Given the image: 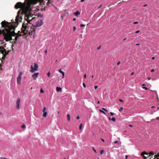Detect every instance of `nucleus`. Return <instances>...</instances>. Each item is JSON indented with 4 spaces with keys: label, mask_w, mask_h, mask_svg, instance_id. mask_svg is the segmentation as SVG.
<instances>
[{
    "label": "nucleus",
    "mask_w": 159,
    "mask_h": 159,
    "mask_svg": "<svg viewBox=\"0 0 159 159\" xmlns=\"http://www.w3.org/2000/svg\"><path fill=\"white\" fill-rule=\"evenodd\" d=\"M1 24L2 27L5 28V29L2 30L0 29V35L3 34L4 36V39L5 41H8L12 40V36L15 35V39L17 40L19 36L16 35L14 30L16 27V24L14 22L10 23L4 21L1 22Z\"/></svg>",
    "instance_id": "1"
},
{
    "label": "nucleus",
    "mask_w": 159,
    "mask_h": 159,
    "mask_svg": "<svg viewBox=\"0 0 159 159\" xmlns=\"http://www.w3.org/2000/svg\"><path fill=\"white\" fill-rule=\"evenodd\" d=\"M1 24L2 27L5 28V29L2 30L0 29V35L3 34L4 36V39L5 41H8L12 40V36L15 35V39L17 40L19 36L16 35L14 30L16 27V24L14 22L10 23L4 21L1 22Z\"/></svg>",
    "instance_id": "2"
},
{
    "label": "nucleus",
    "mask_w": 159,
    "mask_h": 159,
    "mask_svg": "<svg viewBox=\"0 0 159 159\" xmlns=\"http://www.w3.org/2000/svg\"><path fill=\"white\" fill-rule=\"evenodd\" d=\"M24 14L25 15L24 19L25 21L23 24L21 30L24 32L25 31L28 30L29 29V27L28 26V24H30V22L34 19L35 17H33V14H31L30 12H28L27 11H25L24 10L21 11L19 10L16 16V22H20L22 19V16Z\"/></svg>",
    "instance_id": "3"
},
{
    "label": "nucleus",
    "mask_w": 159,
    "mask_h": 159,
    "mask_svg": "<svg viewBox=\"0 0 159 159\" xmlns=\"http://www.w3.org/2000/svg\"><path fill=\"white\" fill-rule=\"evenodd\" d=\"M154 154L153 152H152L148 153L144 151L141 153V155L143 156L145 159H147L148 158L149 159H151V158L152 157V156Z\"/></svg>",
    "instance_id": "4"
},
{
    "label": "nucleus",
    "mask_w": 159,
    "mask_h": 159,
    "mask_svg": "<svg viewBox=\"0 0 159 159\" xmlns=\"http://www.w3.org/2000/svg\"><path fill=\"white\" fill-rule=\"evenodd\" d=\"M34 67H33L32 65H31L30 66V68L31 70H30V72L33 73L35 71H38V69L39 68L38 65L36 63H34Z\"/></svg>",
    "instance_id": "5"
},
{
    "label": "nucleus",
    "mask_w": 159,
    "mask_h": 159,
    "mask_svg": "<svg viewBox=\"0 0 159 159\" xmlns=\"http://www.w3.org/2000/svg\"><path fill=\"white\" fill-rule=\"evenodd\" d=\"M22 74V72H20L18 77L17 78V84H20L22 79L21 75Z\"/></svg>",
    "instance_id": "6"
},
{
    "label": "nucleus",
    "mask_w": 159,
    "mask_h": 159,
    "mask_svg": "<svg viewBox=\"0 0 159 159\" xmlns=\"http://www.w3.org/2000/svg\"><path fill=\"white\" fill-rule=\"evenodd\" d=\"M23 4L21 2H18L15 5V7L16 9H18L21 8V7H23Z\"/></svg>",
    "instance_id": "7"
},
{
    "label": "nucleus",
    "mask_w": 159,
    "mask_h": 159,
    "mask_svg": "<svg viewBox=\"0 0 159 159\" xmlns=\"http://www.w3.org/2000/svg\"><path fill=\"white\" fill-rule=\"evenodd\" d=\"M43 0H30L29 2L31 4H36L38 2L43 1Z\"/></svg>",
    "instance_id": "8"
},
{
    "label": "nucleus",
    "mask_w": 159,
    "mask_h": 159,
    "mask_svg": "<svg viewBox=\"0 0 159 159\" xmlns=\"http://www.w3.org/2000/svg\"><path fill=\"white\" fill-rule=\"evenodd\" d=\"M35 33V29L32 28H30V31L28 32V34L30 35H32L33 34H34Z\"/></svg>",
    "instance_id": "9"
},
{
    "label": "nucleus",
    "mask_w": 159,
    "mask_h": 159,
    "mask_svg": "<svg viewBox=\"0 0 159 159\" xmlns=\"http://www.w3.org/2000/svg\"><path fill=\"white\" fill-rule=\"evenodd\" d=\"M22 32H20V31H18V33L16 34V35H17L18 36H21L23 35L24 34H25V31L24 32L22 30ZM26 32L29 31V29L28 30V31L27 30L26 31Z\"/></svg>",
    "instance_id": "10"
},
{
    "label": "nucleus",
    "mask_w": 159,
    "mask_h": 159,
    "mask_svg": "<svg viewBox=\"0 0 159 159\" xmlns=\"http://www.w3.org/2000/svg\"><path fill=\"white\" fill-rule=\"evenodd\" d=\"M43 23V21L41 20L39 21H38L36 23V27H39L42 25Z\"/></svg>",
    "instance_id": "11"
},
{
    "label": "nucleus",
    "mask_w": 159,
    "mask_h": 159,
    "mask_svg": "<svg viewBox=\"0 0 159 159\" xmlns=\"http://www.w3.org/2000/svg\"><path fill=\"white\" fill-rule=\"evenodd\" d=\"M20 98H18L16 101V108L19 109L20 108Z\"/></svg>",
    "instance_id": "12"
},
{
    "label": "nucleus",
    "mask_w": 159,
    "mask_h": 159,
    "mask_svg": "<svg viewBox=\"0 0 159 159\" xmlns=\"http://www.w3.org/2000/svg\"><path fill=\"white\" fill-rule=\"evenodd\" d=\"M39 74V73H34L32 76V77L34 78V80H36V78H37L38 75Z\"/></svg>",
    "instance_id": "13"
},
{
    "label": "nucleus",
    "mask_w": 159,
    "mask_h": 159,
    "mask_svg": "<svg viewBox=\"0 0 159 159\" xmlns=\"http://www.w3.org/2000/svg\"><path fill=\"white\" fill-rule=\"evenodd\" d=\"M58 71L60 73L62 74V78H64V75H65L64 72L63 71H62L61 69H59Z\"/></svg>",
    "instance_id": "14"
},
{
    "label": "nucleus",
    "mask_w": 159,
    "mask_h": 159,
    "mask_svg": "<svg viewBox=\"0 0 159 159\" xmlns=\"http://www.w3.org/2000/svg\"><path fill=\"white\" fill-rule=\"evenodd\" d=\"M62 89L61 87H57L56 88V90L57 92H60L61 90Z\"/></svg>",
    "instance_id": "15"
},
{
    "label": "nucleus",
    "mask_w": 159,
    "mask_h": 159,
    "mask_svg": "<svg viewBox=\"0 0 159 159\" xmlns=\"http://www.w3.org/2000/svg\"><path fill=\"white\" fill-rule=\"evenodd\" d=\"M80 12L78 11H77L76 12L74 13V15H75L76 16H77L79 15L80 14Z\"/></svg>",
    "instance_id": "16"
},
{
    "label": "nucleus",
    "mask_w": 159,
    "mask_h": 159,
    "mask_svg": "<svg viewBox=\"0 0 159 159\" xmlns=\"http://www.w3.org/2000/svg\"><path fill=\"white\" fill-rule=\"evenodd\" d=\"M67 120L69 121H70V116L69 114H68L67 115Z\"/></svg>",
    "instance_id": "17"
},
{
    "label": "nucleus",
    "mask_w": 159,
    "mask_h": 159,
    "mask_svg": "<svg viewBox=\"0 0 159 159\" xmlns=\"http://www.w3.org/2000/svg\"><path fill=\"white\" fill-rule=\"evenodd\" d=\"M9 52V51H7L6 50V51H5L3 55H4L6 56V55L8 54Z\"/></svg>",
    "instance_id": "18"
},
{
    "label": "nucleus",
    "mask_w": 159,
    "mask_h": 159,
    "mask_svg": "<svg viewBox=\"0 0 159 159\" xmlns=\"http://www.w3.org/2000/svg\"><path fill=\"white\" fill-rule=\"evenodd\" d=\"M47 112H44L43 113V116L44 117H46L47 116Z\"/></svg>",
    "instance_id": "19"
},
{
    "label": "nucleus",
    "mask_w": 159,
    "mask_h": 159,
    "mask_svg": "<svg viewBox=\"0 0 159 159\" xmlns=\"http://www.w3.org/2000/svg\"><path fill=\"white\" fill-rule=\"evenodd\" d=\"M145 84H143L142 85V86H145ZM143 89H146V90H147L148 89V88L146 87H145V86H144V87H143Z\"/></svg>",
    "instance_id": "20"
},
{
    "label": "nucleus",
    "mask_w": 159,
    "mask_h": 159,
    "mask_svg": "<svg viewBox=\"0 0 159 159\" xmlns=\"http://www.w3.org/2000/svg\"><path fill=\"white\" fill-rule=\"evenodd\" d=\"M99 111L100 112L102 113L103 114H105V115L106 114V113L104 111H103L102 110H99Z\"/></svg>",
    "instance_id": "21"
},
{
    "label": "nucleus",
    "mask_w": 159,
    "mask_h": 159,
    "mask_svg": "<svg viewBox=\"0 0 159 159\" xmlns=\"http://www.w3.org/2000/svg\"><path fill=\"white\" fill-rule=\"evenodd\" d=\"M111 120H112V121H113L114 122H115L116 121V119L115 117H113L111 119Z\"/></svg>",
    "instance_id": "22"
},
{
    "label": "nucleus",
    "mask_w": 159,
    "mask_h": 159,
    "mask_svg": "<svg viewBox=\"0 0 159 159\" xmlns=\"http://www.w3.org/2000/svg\"><path fill=\"white\" fill-rule=\"evenodd\" d=\"M83 125L81 123L79 126V129H80L81 130L82 129V127Z\"/></svg>",
    "instance_id": "23"
},
{
    "label": "nucleus",
    "mask_w": 159,
    "mask_h": 159,
    "mask_svg": "<svg viewBox=\"0 0 159 159\" xmlns=\"http://www.w3.org/2000/svg\"><path fill=\"white\" fill-rule=\"evenodd\" d=\"M50 74H51V73H50V71H49L47 73V75L48 76V77H50Z\"/></svg>",
    "instance_id": "24"
},
{
    "label": "nucleus",
    "mask_w": 159,
    "mask_h": 159,
    "mask_svg": "<svg viewBox=\"0 0 159 159\" xmlns=\"http://www.w3.org/2000/svg\"><path fill=\"white\" fill-rule=\"evenodd\" d=\"M104 151L103 150H102L100 151V154L101 155H102V154L104 153Z\"/></svg>",
    "instance_id": "25"
},
{
    "label": "nucleus",
    "mask_w": 159,
    "mask_h": 159,
    "mask_svg": "<svg viewBox=\"0 0 159 159\" xmlns=\"http://www.w3.org/2000/svg\"><path fill=\"white\" fill-rule=\"evenodd\" d=\"M46 110V107H44L43 109V111H42L43 112H45V111Z\"/></svg>",
    "instance_id": "26"
},
{
    "label": "nucleus",
    "mask_w": 159,
    "mask_h": 159,
    "mask_svg": "<svg viewBox=\"0 0 159 159\" xmlns=\"http://www.w3.org/2000/svg\"><path fill=\"white\" fill-rule=\"evenodd\" d=\"M123 109V107H121L120 109H119V111L120 112L122 111Z\"/></svg>",
    "instance_id": "27"
},
{
    "label": "nucleus",
    "mask_w": 159,
    "mask_h": 159,
    "mask_svg": "<svg viewBox=\"0 0 159 159\" xmlns=\"http://www.w3.org/2000/svg\"><path fill=\"white\" fill-rule=\"evenodd\" d=\"M40 91L41 93H44V91L42 88L41 89Z\"/></svg>",
    "instance_id": "28"
},
{
    "label": "nucleus",
    "mask_w": 159,
    "mask_h": 159,
    "mask_svg": "<svg viewBox=\"0 0 159 159\" xmlns=\"http://www.w3.org/2000/svg\"><path fill=\"white\" fill-rule=\"evenodd\" d=\"M21 127H22V128H25V125L24 124H23V125L21 126Z\"/></svg>",
    "instance_id": "29"
},
{
    "label": "nucleus",
    "mask_w": 159,
    "mask_h": 159,
    "mask_svg": "<svg viewBox=\"0 0 159 159\" xmlns=\"http://www.w3.org/2000/svg\"><path fill=\"white\" fill-rule=\"evenodd\" d=\"M102 109L104 111H107V112L108 111L105 108H102Z\"/></svg>",
    "instance_id": "30"
},
{
    "label": "nucleus",
    "mask_w": 159,
    "mask_h": 159,
    "mask_svg": "<svg viewBox=\"0 0 159 159\" xmlns=\"http://www.w3.org/2000/svg\"><path fill=\"white\" fill-rule=\"evenodd\" d=\"M83 86L85 88H86V85L84 83H83Z\"/></svg>",
    "instance_id": "31"
},
{
    "label": "nucleus",
    "mask_w": 159,
    "mask_h": 159,
    "mask_svg": "<svg viewBox=\"0 0 159 159\" xmlns=\"http://www.w3.org/2000/svg\"><path fill=\"white\" fill-rule=\"evenodd\" d=\"M110 114L111 116H113V115L114 114V113H113L112 112H110Z\"/></svg>",
    "instance_id": "32"
},
{
    "label": "nucleus",
    "mask_w": 159,
    "mask_h": 159,
    "mask_svg": "<svg viewBox=\"0 0 159 159\" xmlns=\"http://www.w3.org/2000/svg\"><path fill=\"white\" fill-rule=\"evenodd\" d=\"M80 26L81 27H83L84 26H85V25L84 24H80Z\"/></svg>",
    "instance_id": "33"
},
{
    "label": "nucleus",
    "mask_w": 159,
    "mask_h": 159,
    "mask_svg": "<svg viewBox=\"0 0 159 159\" xmlns=\"http://www.w3.org/2000/svg\"><path fill=\"white\" fill-rule=\"evenodd\" d=\"M1 159H8V158H6L4 157H1Z\"/></svg>",
    "instance_id": "34"
},
{
    "label": "nucleus",
    "mask_w": 159,
    "mask_h": 159,
    "mask_svg": "<svg viewBox=\"0 0 159 159\" xmlns=\"http://www.w3.org/2000/svg\"><path fill=\"white\" fill-rule=\"evenodd\" d=\"M98 88V86L96 85V86H94V89H97Z\"/></svg>",
    "instance_id": "35"
},
{
    "label": "nucleus",
    "mask_w": 159,
    "mask_h": 159,
    "mask_svg": "<svg viewBox=\"0 0 159 159\" xmlns=\"http://www.w3.org/2000/svg\"><path fill=\"white\" fill-rule=\"evenodd\" d=\"M119 101L121 102H124V101L121 99H119Z\"/></svg>",
    "instance_id": "36"
},
{
    "label": "nucleus",
    "mask_w": 159,
    "mask_h": 159,
    "mask_svg": "<svg viewBox=\"0 0 159 159\" xmlns=\"http://www.w3.org/2000/svg\"><path fill=\"white\" fill-rule=\"evenodd\" d=\"M138 23V22H134L133 23V24H136Z\"/></svg>",
    "instance_id": "37"
},
{
    "label": "nucleus",
    "mask_w": 159,
    "mask_h": 159,
    "mask_svg": "<svg viewBox=\"0 0 159 159\" xmlns=\"http://www.w3.org/2000/svg\"><path fill=\"white\" fill-rule=\"evenodd\" d=\"M5 57V56L4 55H3V56L2 57V59H3V60L4 59Z\"/></svg>",
    "instance_id": "38"
},
{
    "label": "nucleus",
    "mask_w": 159,
    "mask_h": 159,
    "mask_svg": "<svg viewBox=\"0 0 159 159\" xmlns=\"http://www.w3.org/2000/svg\"><path fill=\"white\" fill-rule=\"evenodd\" d=\"M120 63V61H118L117 63V65H119Z\"/></svg>",
    "instance_id": "39"
},
{
    "label": "nucleus",
    "mask_w": 159,
    "mask_h": 159,
    "mask_svg": "<svg viewBox=\"0 0 159 159\" xmlns=\"http://www.w3.org/2000/svg\"><path fill=\"white\" fill-rule=\"evenodd\" d=\"M140 31L139 30H137L135 32L136 33H138L140 32Z\"/></svg>",
    "instance_id": "40"
},
{
    "label": "nucleus",
    "mask_w": 159,
    "mask_h": 159,
    "mask_svg": "<svg viewBox=\"0 0 159 159\" xmlns=\"http://www.w3.org/2000/svg\"><path fill=\"white\" fill-rule=\"evenodd\" d=\"M76 28V27H75V26H74L73 27V31H75V30Z\"/></svg>",
    "instance_id": "41"
},
{
    "label": "nucleus",
    "mask_w": 159,
    "mask_h": 159,
    "mask_svg": "<svg viewBox=\"0 0 159 159\" xmlns=\"http://www.w3.org/2000/svg\"><path fill=\"white\" fill-rule=\"evenodd\" d=\"M151 72H154V70L153 69H152L151 70Z\"/></svg>",
    "instance_id": "42"
},
{
    "label": "nucleus",
    "mask_w": 159,
    "mask_h": 159,
    "mask_svg": "<svg viewBox=\"0 0 159 159\" xmlns=\"http://www.w3.org/2000/svg\"><path fill=\"white\" fill-rule=\"evenodd\" d=\"M77 118V119H78V120L79 119V118H80V117H79V116H77V118Z\"/></svg>",
    "instance_id": "43"
},
{
    "label": "nucleus",
    "mask_w": 159,
    "mask_h": 159,
    "mask_svg": "<svg viewBox=\"0 0 159 159\" xmlns=\"http://www.w3.org/2000/svg\"><path fill=\"white\" fill-rule=\"evenodd\" d=\"M86 75L85 74V75H84V78H86Z\"/></svg>",
    "instance_id": "44"
},
{
    "label": "nucleus",
    "mask_w": 159,
    "mask_h": 159,
    "mask_svg": "<svg viewBox=\"0 0 159 159\" xmlns=\"http://www.w3.org/2000/svg\"><path fill=\"white\" fill-rule=\"evenodd\" d=\"M125 158L126 159H127L128 158V156L126 155L125 156Z\"/></svg>",
    "instance_id": "45"
},
{
    "label": "nucleus",
    "mask_w": 159,
    "mask_h": 159,
    "mask_svg": "<svg viewBox=\"0 0 159 159\" xmlns=\"http://www.w3.org/2000/svg\"><path fill=\"white\" fill-rule=\"evenodd\" d=\"M148 80H150L151 79V77H148Z\"/></svg>",
    "instance_id": "46"
},
{
    "label": "nucleus",
    "mask_w": 159,
    "mask_h": 159,
    "mask_svg": "<svg viewBox=\"0 0 159 159\" xmlns=\"http://www.w3.org/2000/svg\"><path fill=\"white\" fill-rule=\"evenodd\" d=\"M155 155L154 156L155 158H154L153 159H159V158H157V157H155Z\"/></svg>",
    "instance_id": "47"
},
{
    "label": "nucleus",
    "mask_w": 159,
    "mask_h": 159,
    "mask_svg": "<svg viewBox=\"0 0 159 159\" xmlns=\"http://www.w3.org/2000/svg\"><path fill=\"white\" fill-rule=\"evenodd\" d=\"M101 140L103 142H104V140L102 139H101Z\"/></svg>",
    "instance_id": "48"
},
{
    "label": "nucleus",
    "mask_w": 159,
    "mask_h": 159,
    "mask_svg": "<svg viewBox=\"0 0 159 159\" xmlns=\"http://www.w3.org/2000/svg\"><path fill=\"white\" fill-rule=\"evenodd\" d=\"M118 142V141H115L114 142V143H117Z\"/></svg>",
    "instance_id": "49"
},
{
    "label": "nucleus",
    "mask_w": 159,
    "mask_h": 159,
    "mask_svg": "<svg viewBox=\"0 0 159 159\" xmlns=\"http://www.w3.org/2000/svg\"><path fill=\"white\" fill-rule=\"evenodd\" d=\"M93 150L95 152H97L96 150L94 148H93Z\"/></svg>",
    "instance_id": "50"
},
{
    "label": "nucleus",
    "mask_w": 159,
    "mask_h": 159,
    "mask_svg": "<svg viewBox=\"0 0 159 159\" xmlns=\"http://www.w3.org/2000/svg\"><path fill=\"white\" fill-rule=\"evenodd\" d=\"M157 120H159V117H157L156 118Z\"/></svg>",
    "instance_id": "51"
},
{
    "label": "nucleus",
    "mask_w": 159,
    "mask_h": 159,
    "mask_svg": "<svg viewBox=\"0 0 159 159\" xmlns=\"http://www.w3.org/2000/svg\"><path fill=\"white\" fill-rule=\"evenodd\" d=\"M100 48H101V46H99V47H98V48H97L98 49H100Z\"/></svg>",
    "instance_id": "52"
},
{
    "label": "nucleus",
    "mask_w": 159,
    "mask_h": 159,
    "mask_svg": "<svg viewBox=\"0 0 159 159\" xmlns=\"http://www.w3.org/2000/svg\"><path fill=\"white\" fill-rule=\"evenodd\" d=\"M155 57H152V59L154 60L155 59Z\"/></svg>",
    "instance_id": "53"
},
{
    "label": "nucleus",
    "mask_w": 159,
    "mask_h": 159,
    "mask_svg": "<svg viewBox=\"0 0 159 159\" xmlns=\"http://www.w3.org/2000/svg\"><path fill=\"white\" fill-rule=\"evenodd\" d=\"M129 127H133V126L132 125H129Z\"/></svg>",
    "instance_id": "54"
},
{
    "label": "nucleus",
    "mask_w": 159,
    "mask_h": 159,
    "mask_svg": "<svg viewBox=\"0 0 159 159\" xmlns=\"http://www.w3.org/2000/svg\"><path fill=\"white\" fill-rule=\"evenodd\" d=\"M76 20V18H74L73 19V21H75V20Z\"/></svg>",
    "instance_id": "55"
},
{
    "label": "nucleus",
    "mask_w": 159,
    "mask_h": 159,
    "mask_svg": "<svg viewBox=\"0 0 159 159\" xmlns=\"http://www.w3.org/2000/svg\"><path fill=\"white\" fill-rule=\"evenodd\" d=\"M134 74V72H132V73H131V75H133Z\"/></svg>",
    "instance_id": "56"
},
{
    "label": "nucleus",
    "mask_w": 159,
    "mask_h": 159,
    "mask_svg": "<svg viewBox=\"0 0 159 159\" xmlns=\"http://www.w3.org/2000/svg\"><path fill=\"white\" fill-rule=\"evenodd\" d=\"M147 6V4H145V5H143V7H146V6Z\"/></svg>",
    "instance_id": "57"
},
{
    "label": "nucleus",
    "mask_w": 159,
    "mask_h": 159,
    "mask_svg": "<svg viewBox=\"0 0 159 159\" xmlns=\"http://www.w3.org/2000/svg\"><path fill=\"white\" fill-rule=\"evenodd\" d=\"M85 0H81V2H84Z\"/></svg>",
    "instance_id": "58"
},
{
    "label": "nucleus",
    "mask_w": 159,
    "mask_h": 159,
    "mask_svg": "<svg viewBox=\"0 0 159 159\" xmlns=\"http://www.w3.org/2000/svg\"><path fill=\"white\" fill-rule=\"evenodd\" d=\"M108 119L109 120H111V118L110 117H109L108 118Z\"/></svg>",
    "instance_id": "59"
},
{
    "label": "nucleus",
    "mask_w": 159,
    "mask_h": 159,
    "mask_svg": "<svg viewBox=\"0 0 159 159\" xmlns=\"http://www.w3.org/2000/svg\"><path fill=\"white\" fill-rule=\"evenodd\" d=\"M136 45H139V43H136Z\"/></svg>",
    "instance_id": "60"
},
{
    "label": "nucleus",
    "mask_w": 159,
    "mask_h": 159,
    "mask_svg": "<svg viewBox=\"0 0 159 159\" xmlns=\"http://www.w3.org/2000/svg\"><path fill=\"white\" fill-rule=\"evenodd\" d=\"M98 104H99V103H100V102H99V101H98Z\"/></svg>",
    "instance_id": "61"
},
{
    "label": "nucleus",
    "mask_w": 159,
    "mask_h": 159,
    "mask_svg": "<svg viewBox=\"0 0 159 159\" xmlns=\"http://www.w3.org/2000/svg\"><path fill=\"white\" fill-rule=\"evenodd\" d=\"M102 6V5H101L98 8L99 9Z\"/></svg>",
    "instance_id": "62"
},
{
    "label": "nucleus",
    "mask_w": 159,
    "mask_h": 159,
    "mask_svg": "<svg viewBox=\"0 0 159 159\" xmlns=\"http://www.w3.org/2000/svg\"><path fill=\"white\" fill-rule=\"evenodd\" d=\"M47 50H46L45 51V53H47Z\"/></svg>",
    "instance_id": "63"
},
{
    "label": "nucleus",
    "mask_w": 159,
    "mask_h": 159,
    "mask_svg": "<svg viewBox=\"0 0 159 159\" xmlns=\"http://www.w3.org/2000/svg\"><path fill=\"white\" fill-rule=\"evenodd\" d=\"M93 77H94V76H93V75H92V78H93Z\"/></svg>",
    "instance_id": "64"
}]
</instances>
